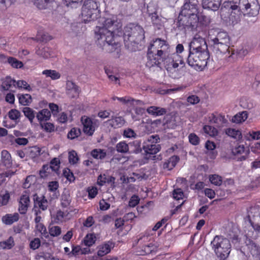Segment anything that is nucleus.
<instances>
[{"label":"nucleus","mask_w":260,"mask_h":260,"mask_svg":"<svg viewBox=\"0 0 260 260\" xmlns=\"http://www.w3.org/2000/svg\"><path fill=\"white\" fill-rule=\"evenodd\" d=\"M121 28L122 24L116 17L106 18L103 22L102 26H96L95 29L98 45L106 52H113L119 46V43L115 41V34Z\"/></svg>","instance_id":"obj_1"},{"label":"nucleus","mask_w":260,"mask_h":260,"mask_svg":"<svg viewBox=\"0 0 260 260\" xmlns=\"http://www.w3.org/2000/svg\"><path fill=\"white\" fill-rule=\"evenodd\" d=\"M170 46L167 42L159 38L153 40L148 48L146 67L160 68L162 62L168 57Z\"/></svg>","instance_id":"obj_2"},{"label":"nucleus","mask_w":260,"mask_h":260,"mask_svg":"<svg viewBox=\"0 0 260 260\" xmlns=\"http://www.w3.org/2000/svg\"><path fill=\"white\" fill-rule=\"evenodd\" d=\"M208 41L209 46L216 53H230V47L231 45L230 37L228 34L224 31L211 30L209 32Z\"/></svg>","instance_id":"obj_3"},{"label":"nucleus","mask_w":260,"mask_h":260,"mask_svg":"<svg viewBox=\"0 0 260 260\" xmlns=\"http://www.w3.org/2000/svg\"><path fill=\"white\" fill-rule=\"evenodd\" d=\"M145 32L139 25L129 24L124 27L123 39L125 46L132 51H136V45L145 38Z\"/></svg>","instance_id":"obj_4"},{"label":"nucleus","mask_w":260,"mask_h":260,"mask_svg":"<svg viewBox=\"0 0 260 260\" xmlns=\"http://www.w3.org/2000/svg\"><path fill=\"white\" fill-rule=\"evenodd\" d=\"M100 15L99 4L96 0H86L82 8L81 18L84 23L97 19Z\"/></svg>","instance_id":"obj_5"},{"label":"nucleus","mask_w":260,"mask_h":260,"mask_svg":"<svg viewBox=\"0 0 260 260\" xmlns=\"http://www.w3.org/2000/svg\"><path fill=\"white\" fill-rule=\"evenodd\" d=\"M211 244L216 255L221 259H225L230 253V241L222 236H216Z\"/></svg>","instance_id":"obj_6"},{"label":"nucleus","mask_w":260,"mask_h":260,"mask_svg":"<svg viewBox=\"0 0 260 260\" xmlns=\"http://www.w3.org/2000/svg\"><path fill=\"white\" fill-rule=\"evenodd\" d=\"M209 58L208 51H189L187 61L188 64L196 70H203L207 64Z\"/></svg>","instance_id":"obj_7"},{"label":"nucleus","mask_w":260,"mask_h":260,"mask_svg":"<svg viewBox=\"0 0 260 260\" xmlns=\"http://www.w3.org/2000/svg\"><path fill=\"white\" fill-rule=\"evenodd\" d=\"M201 17L205 18L206 17L203 15H198L197 13L183 15L182 16H179L176 25L180 29L187 28L193 30L197 27Z\"/></svg>","instance_id":"obj_8"},{"label":"nucleus","mask_w":260,"mask_h":260,"mask_svg":"<svg viewBox=\"0 0 260 260\" xmlns=\"http://www.w3.org/2000/svg\"><path fill=\"white\" fill-rule=\"evenodd\" d=\"M244 15L255 17L259 13L260 5L257 0H241Z\"/></svg>","instance_id":"obj_9"},{"label":"nucleus","mask_w":260,"mask_h":260,"mask_svg":"<svg viewBox=\"0 0 260 260\" xmlns=\"http://www.w3.org/2000/svg\"><path fill=\"white\" fill-rule=\"evenodd\" d=\"M165 62L166 70L170 72L176 71L179 67L182 68L185 66V63L182 57L177 53H173L170 56L167 57Z\"/></svg>","instance_id":"obj_10"},{"label":"nucleus","mask_w":260,"mask_h":260,"mask_svg":"<svg viewBox=\"0 0 260 260\" xmlns=\"http://www.w3.org/2000/svg\"><path fill=\"white\" fill-rule=\"evenodd\" d=\"M83 125V132L88 136H92L95 129L99 125V120L96 119H91L87 116H82L81 119Z\"/></svg>","instance_id":"obj_11"},{"label":"nucleus","mask_w":260,"mask_h":260,"mask_svg":"<svg viewBox=\"0 0 260 260\" xmlns=\"http://www.w3.org/2000/svg\"><path fill=\"white\" fill-rule=\"evenodd\" d=\"M189 51H208L205 39L198 35H196L189 43Z\"/></svg>","instance_id":"obj_12"},{"label":"nucleus","mask_w":260,"mask_h":260,"mask_svg":"<svg viewBox=\"0 0 260 260\" xmlns=\"http://www.w3.org/2000/svg\"><path fill=\"white\" fill-rule=\"evenodd\" d=\"M240 3L241 0H239L238 2L234 1H225L222 5L220 13H222L224 10H227L230 13L231 12L238 11V10L242 9ZM221 15L222 14H221Z\"/></svg>","instance_id":"obj_13"},{"label":"nucleus","mask_w":260,"mask_h":260,"mask_svg":"<svg viewBox=\"0 0 260 260\" xmlns=\"http://www.w3.org/2000/svg\"><path fill=\"white\" fill-rule=\"evenodd\" d=\"M198 13L197 4L190 0H185V3L182 7L179 16L188 15Z\"/></svg>","instance_id":"obj_14"},{"label":"nucleus","mask_w":260,"mask_h":260,"mask_svg":"<svg viewBox=\"0 0 260 260\" xmlns=\"http://www.w3.org/2000/svg\"><path fill=\"white\" fill-rule=\"evenodd\" d=\"M251 210V213H254V214L250 219V222L254 230L260 233V208L255 207Z\"/></svg>","instance_id":"obj_15"},{"label":"nucleus","mask_w":260,"mask_h":260,"mask_svg":"<svg viewBox=\"0 0 260 260\" xmlns=\"http://www.w3.org/2000/svg\"><path fill=\"white\" fill-rule=\"evenodd\" d=\"M30 203L29 198L27 194H23L20 197L19 202L18 211L21 214L26 213Z\"/></svg>","instance_id":"obj_16"},{"label":"nucleus","mask_w":260,"mask_h":260,"mask_svg":"<svg viewBox=\"0 0 260 260\" xmlns=\"http://www.w3.org/2000/svg\"><path fill=\"white\" fill-rule=\"evenodd\" d=\"M107 122L111 127L117 128L123 126L125 121L121 116H112L111 119L108 120Z\"/></svg>","instance_id":"obj_17"},{"label":"nucleus","mask_w":260,"mask_h":260,"mask_svg":"<svg viewBox=\"0 0 260 260\" xmlns=\"http://www.w3.org/2000/svg\"><path fill=\"white\" fill-rule=\"evenodd\" d=\"M221 3V0H203L202 6L204 9L216 11L219 9Z\"/></svg>","instance_id":"obj_18"},{"label":"nucleus","mask_w":260,"mask_h":260,"mask_svg":"<svg viewBox=\"0 0 260 260\" xmlns=\"http://www.w3.org/2000/svg\"><path fill=\"white\" fill-rule=\"evenodd\" d=\"M209 120L211 123H215L217 126H223L227 122L224 116L220 114H211L209 116Z\"/></svg>","instance_id":"obj_19"},{"label":"nucleus","mask_w":260,"mask_h":260,"mask_svg":"<svg viewBox=\"0 0 260 260\" xmlns=\"http://www.w3.org/2000/svg\"><path fill=\"white\" fill-rule=\"evenodd\" d=\"M146 111L149 114L154 117L162 116L167 112L166 108L154 106L148 107Z\"/></svg>","instance_id":"obj_20"},{"label":"nucleus","mask_w":260,"mask_h":260,"mask_svg":"<svg viewBox=\"0 0 260 260\" xmlns=\"http://www.w3.org/2000/svg\"><path fill=\"white\" fill-rule=\"evenodd\" d=\"M232 153L234 155H240L244 153L245 155L240 157L239 160L242 161L245 160L248 156V154L249 153V150H245L244 146L243 145H239L236 146L232 149Z\"/></svg>","instance_id":"obj_21"},{"label":"nucleus","mask_w":260,"mask_h":260,"mask_svg":"<svg viewBox=\"0 0 260 260\" xmlns=\"http://www.w3.org/2000/svg\"><path fill=\"white\" fill-rule=\"evenodd\" d=\"M19 219V215L18 213L14 214H7L2 218V222L6 225H11L14 222L17 221Z\"/></svg>","instance_id":"obj_22"},{"label":"nucleus","mask_w":260,"mask_h":260,"mask_svg":"<svg viewBox=\"0 0 260 260\" xmlns=\"http://www.w3.org/2000/svg\"><path fill=\"white\" fill-rule=\"evenodd\" d=\"M248 249L253 256H257L260 253V247L251 240L248 239L246 241Z\"/></svg>","instance_id":"obj_23"},{"label":"nucleus","mask_w":260,"mask_h":260,"mask_svg":"<svg viewBox=\"0 0 260 260\" xmlns=\"http://www.w3.org/2000/svg\"><path fill=\"white\" fill-rule=\"evenodd\" d=\"M35 205H38L40 209L44 211L47 209L48 202L44 196L39 197L37 194L34 196V198Z\"/></svg>","instance_id":"obj_24"},{"label":"nucleus","mask_w":260,"mask_h":260,"mask_svg":"<svg viewBox=\"0 0 260 260\" xmlns=\"http://www.w3.org/2000/svg\"><path fill=\"white\" fill-rule=\"evenodd\" d=\"M143 148L147 154H155L160 151L161 147L159 144H148Z\"/></svg>","instance_id":"obj_25"},{"label":"nucleus","mask_w":260,"mask_h":260,"mask_svg":"<svg viewBox=\"0 0 260 260\" xmlns=\"http://www.w3.org/2000/svg\"><path fill=\"white\" fill-rule=\"evenodd\" d=\"M243 11L242 9L238 10V11L231 12L229 18V21L233 24H236L238 23L241 19Z\"/></svg>","instance_id":"obj_26"},{"label":"nucleus","mask_w":260,"mask_h":260,"mask_svg":"<svg viewBox=\"0 0 260 260\" xmlns=\"http://www.w3.org/2000/svg\"><path fill=\"white\" fill-rule=\"evenodd\" d=\"M179 160V157L177 156L174 155L164 163L163 168L171 170L175 167Z\"/></svg>","instance_id":"obj_27"},{"label":"nucleus","mask_w":260,"mask_h":260,"mask_svg":"<svg viewBox=\"0 0 260 260\" xmlns=\"http://www.w3.org/2000/svg\"><path fill=\"white\" fill-rule=\"evenodd\" d=\"M2 161L4 165L7 167H10L12 165L11 156L9 152L6 150H3L1 152Z\"/></svg>","instance_id":"obj_28"},{"label":"nucleus","mask_w":260,"mask_h":260,"mask_svg":"<svg viewBox=\"0 0 260 260\" xmlns=\"http://www.w3.org/2000/svg\"><path fill=\"white\" fill-rule=\"evenodd\" d=\"M19 103L23 106H28L32 102V98L29 94H18Z\"/></svg>","instance_id":"obj_29"},{"label":"nucleus","mask_w":260,"mask_h":260,"mask_svg":"<svg viewBox=\"0 0 260 260\" xmlns=\"http://www.w3.org/2000/svg\"><path fill=\"white\" fill-rule=\"evenodd\" d=\"M51 116L50 111L48 109H43L37 114V118L40 122L49 120Z\"/></svg>","instance_id":"obj_30"},{"label":"nucleus","mask_w":260,"mask_h":260,"mask_svg":"<svg viewBox=\"0 0 260 260\" xmlns=\"http://www.w3.org/2000/svg\"><path fill=\"white\" fill-rule=\"evenodd\" d=\"M16 87V81L10 77H7L3 81L2 87L4 90H8L12 87Z\"/></svg>","instance_id":"obj_31"},{"label":"nucleus","mask_w":260,"mask_h":260,"mask_svg":"<svg viewBox=\"0 0 260 260\" xmlns=\"http://www.w3.org/2000/svg\"><path fill=\"white\" fill-rule=\"evenodd\" d=\"M112 246L111 242H108L102 245L98 251V255L99 256H103L107 253H109L111 251Z\"/></svg>","instance_id":"obj_32"},{"label":"nucleus","mask_w":260,"mask_h":260,"mask_svg":"<svg viewBox=\"0 0 260 260\" xmlns=\"http://www.w3.org/2000/svg\"><path fill=\"white\" fill-rule=\"evenodd\" d=\"M248 114L247 112L243 111L237 114L232 118V122L236 123H241L247 119Z\"/></svg>","instance_id":"obj_33"},{"label":"nucleus","mask_w":260,"mask_h":260,"mask_svg":"<svg viewBox=\"0 0 260 260\" xmlns=\"http://www.w3.org/2000/svg\"><path fill=\"white\" fill-rule=\"evenodd\" d=\"M14 246V241L12 237H10L6 241L0 242V248L10 249Z\"/></svg>","instance_id":"obj_34"},{"label":"nucleus","mask_w":260,"mask_h":260,"mask_svg":"<svg viewBox=\"0 0 260 260\" xmlns=\"http://www.w3.org/2000/svg\"><path fill=\"white\" fill-rule=\"evenodd\" d=\"M42 74L47 77H50L52 80H56L60 77V74L55 70H45L43 71Z\"/></svg>","instance_id":"obj_35"},{"label":"nucleus","mask_w":260,"mask_h":260,"mask_svg":"<svg viewBox=\"0 0 260 260\" xmlns=\"http://www.w3.org/2000/svg\"><path fill=\"white\" fill-rule=\"evenodd\" d=\"M141 141L136 140L133 142L129 143L130 148L132 149L131 152L135 153H138L141 152L142 148L141 147Z\"/></svg>","instance_id":"obj_36"},{"label":"nucleus","mask_w":260,"mask_h":260,"mask_svg":"<svg viewBox=\"0 0 260 260\" xmlns=\"http://www.w3.org/2000/svg\"><path fill=\"white\" fill-rule=\"evenodd\" d=\"M7 62L14 68H21L23 66L22 61L13 57H8Z\"/></svg>","instance_id":"obj_37"},{"label":"nucleus","mask_w":260,"mask_h":260,"mask_svg":"<svg viewBox=\"0 0 260 260\" xmlns=\"http://www.w3.org/2000/svg\"><path fill=\"white\" fill-rule=\"evenodd\" d=\"M71 199L69 193L64 192L61 196V205L63 208H67L70 205Z\"/></svg>","instance_id":"obj_38"},{"label":"nucleus","mask_w":260,"mask_h":260,"mask_svg":"<svg viewBox=\"0 0 260 260\" xmlns=\"http://www.w3.org/2000/svg\"><path fill=\"white\" fill-rule=\"evenodd\" d=\"M95 239L96 237L94 234H89L84 238L83 242L86 246L90 247L94 244Z\"/></svg>","instance_id":"obj_39"},{"label":"nucleus","mask_w":260,"mask_h":260,"mask_svg":"<svg viewBox=\"0 0 260 260\" xmlns=\"http://www.w3.org/2000/svg\"><path fill=\"white\" fill-rule=\"evenodd\" d=\"M116 148L118 152L125 153L128 151L129 146L125 142H120L117 144Z\"/></svg>","instance_id":"obj_40"},{"label":"nucleus","mask_w":260,"mask_h":260,"mask_svg":"<svg viewBox=\"0 0 260 260\" xmlns=\"http://www.w3.org/2000/svg\"><path fill=\"white\" fill-rule=\"evenodd\" d=\"M91 155L96 159H103L106 155V152L102 149H95L91 152Z\"/></svg>","instance_id":"obj_41"},{"label":"nucleus","mask_w":260,"mask_h":260,"mask_svg":"<svg viewBox=\"0 0 260 260\" xmlns=\"http://www.w3.org/2000/svg\"><path fill=\"white\" fill-rule=\"evenodd\" d=\"M225 132L227 135L234 138H239L241 135L240 131L231 128L226 129Z\"/></svg>","instance_id":"obj_42"},{"label":"nucleus","mask_w":260,"mask_h":260,"mask_svg":"<svg viewBox=\"0 0 260 260\" xmlns=\"http://www.w3.org/2000/svg\"><path fill=\"white\" fill-rule=\"evenodd\" d=\"M23 112L30 121L32 122L35 117L34 111L29 107H25L23 108Z\"/></svg>","instance_id":"obj_43"},{"label":"nucleus","mask_w":260,"mask_h":260,"mask_svg":"<svg viewBox=\"0 0 260 260\" xmlns=\"http://www.w3.org/2000/svg\"><path fill=\"white\" fill-rule=\"evenodd\" d=\"M211 183L217 186H220L222 182L221 177L218 175H211L209 176Z\"/></svg>","instance_id":"obj_44"},{"label":"nucleus","mask_w":260,"mask_h":260,"mask_svg":"<svg viewBox=\"0 0 260 260\" xmlns=\"http://www.w3.org/2000/svg\"><path fill=\"white\" fill-rule=\"evenodd\" d=\"M203 130L205 133L211 136H215L218 134L217 129L210 125H205Z\"/></svg>","instance_id":"obj_45"},{"label":"nucleus","mask_w":260,"mask_h":260,"mask_svg":"<svg viewBox=\"0 0 260 260\" xmlns=\"http://www.w3.org/2000/svg\"><path fill=\"white\" fill-rule=\"evenodd\" d=\"M10 199V195L8 191L3 195H0V207L7 205Z\"/></svg>","instance_id":"obj_46"},{"label":"nucleus","mask_w":260,"mask_h":260,"mask_svg":"<svg viewBox=\"0 0 260 260\" xmlns=\"http://www.w3.org/2000/svg\"><path fill=\"white\" fill-rule=\"evenodd\" d=\"M34 4L40 9H45L47 5L53 0H33Z\"/></svg>","instance_id":"obj_47"},{"label":"nucleus","mask_w":260,"mask_h":260,"mask_svg":"<svg viewBox=\"0 0 260 260\" xmlns=\"http://www.w3.org/2000/svg\"><path fill=\"white\" fill-rule=\"evenodd\" d=\"M16 86L18 88H23L28 91L31 90V88L29 84L24 80H18L16 81Z\"/></svg>","instance_id":"obj_48"},{"label":"nucleus","mask_w":260,"mask_h":260,"mask_svg":"<svg viewBox=\"0 0 260 260\" xmlns=\"http://www.w3.org/2000/svg\"><path fill=\"white\" fill-rule=\"evenodd\" d=\"M49 166H50V170L55 172H57L59 168V160L56 158H53L51 161Z\"/></svg>","instance_id":"obj_49"},{"label":"nucleus","mask_w":260,"mask_h":260,"mask_svg":"<svg viewBox=\"0 0 260 260\" xmlns=\"http://www.w3.org/2000/svg\"><path fill=\"white\" fill-rule=\"evenodd\" d=\"M67 7L71 8H77L80 6L83 0H64Z\"/></svg>","instance_id":"obj_50"},{"label":"nucleus","mask_w":260,"mask_h":260,"mask_svg":"<svg viewBox=\"0 0 260 260\" xmlns=\"http://www.w3.org/2000/svg\"><path fill=\"white\" fill-rule=\"evenodd\" d=\"M189 142L193 145H197L199 144L200 140L199 137L194 133H191L188 136Z\"/></svg>","instance_id":"obj_51"},{"label":"nucleus","mask_w":260,"mask_h":260,"mask_svg":"<svg viewBox=\"0 0 260 260\" xmlns=\"http://www.w3.org/2000/svg\"><path fill=\"white\" fill-rule=\"evenodd\" d=\"M123 136L127 138H135L137 136L136 133L130 128H127L123 131Z\"/></svg>","instance_id":"obj_52"},{"label":"nucleus","mask_w":260,"mask_h":260,"mask_svg":"<svg viewBox=\"0 0 260 260\" xmlns=\"http://www.w3.org/2000/svg\"><path fill=\"white\" fill-rule=\"evenodd\" d=\"M81 133L80 129L77 128H73L68 134V137L71 139H74L78 137Z\"/></svg>","instance_id":"obj_53"},{"label":"nucleus","mask_w":260,"mask_h":260,"mask_svg":"<svg viewBox=\"0 0 260 260\" xmlns=\"http://www.w3.org/2000/svg\"><path fill=\"white\" fill-rule=\"evenodd\" d=\"M41 126L46 132L51 133L54 131V125L50 122L41 123Z\"/></svg>","instance_id":"obj_54"},{"label":"nucleus","mask_w":260,"mask_h":260,"mask_svg":"<svg viewBox=\"0 0 260 260\" xmlns=\"http://www.w3.org/2000/svg\"><path fill=\"white\" fill-rule=\"evenodd\" d=\"M114 178H113V177H110V179L109 180L108 179H107L105 175H100V176H99V177L98 178V184L99 185L102 186L106 182H108L109 181L112 182V181H114Z\"/></svg>","instance_id":"obj_55"},{"label":"nucleus","mask_w":260,"mask_h":260,"mask_svg":"<svg viewBox=\"0 0 260 260\" xmlns=\"http://www.w3.org/2000/svg\"><path fill=\"white\" fill-rule=\"evenodd\" d=\"M78 159L76 151L73 150L69 153V161L70 163L75 164L77 162Z\"/></svg>","instance_id":"obj_56"},{"label":"nucleus","mask_w":260,"mask_h":260,"mask_svg":"<svg viewBox=\"0 0 260 260\" xmlns=\"http://www.w3.org/2000/svg\"><path fill=\"white\" fill-rule=\"evenodd\" d=\"M49 233L51 236L57 237L61 234V229L58 226H53L50 228Z\"/></svg>","instance_id":"obj_57"},{"label":"nucleus","mask_w":260,"mask_h":260,"mask_svg":"<svg viewBox=\"0 0 260 260\" xmlns=\"http://www.w3.org/2000/svg\"><path fill=\"white\" fill-rule=\"evenodd\" d=\"M184 196V193L180 188H177L174 190L173 192V197L174 199L179 200L182 199Z\"/></svg>","instance_id":"obj_58"},{"label":"nucleus","mask_w":260,"mask_h":260,"mask_svg":"<svg viewBox=\"0 0 260 260\" xmlns=\"http://www.w3.org/2000/svg\"><path fill=\"white\" fill-rule=\"evenodd\" d=\"M20 116V112L16 109H12L9 112V117L12 120H16Z\"/></svg>","instance_id":"obj_59"},{"label":"nucleus","mask_w":260,"mask_h":260,"mask_svg":"<svg viewBox=\"0 0 260 260\" xmlns=\"http://www.w3.org/2000/svg\"><path fill=\"white\" fill-rule=\"evenodd\" d=\"M64 176L70 181L73 182L75 180V177L73 173L71 172L70 170L65 169L63 172Z\"/></svg>","instance_id":"obj_60"},{"label":"nucleus","mask_w":260,"mask_h":260,"mask_svg":"<svg viewBox=\"0 0 260 260\" xmlns=\"http://www.w3.org/2000/svg\"><path fill=\"white\" fill-rule=\"evenodd\" d=\"M59 187L58 182L56 181H51L48 183V188L50 191H55Z\"/></svg>","instance_id":"obj_61"},{"label":"nucleus","mask_w":260,"mask_h":260,"mask_svg":"<svg viewBox=\"0 0 260 260\" xmlns=\"http://www.w3.org/2000/svg\"><path fill=\"white\" fill-rule=\"evenodd\" d=\"M151 20L153 24L159 25L161 23V19L156 12L151 14Z\"/></svg>","instance_id":"obj_62"},{"label":"nucleus","mask_w":260,"mask_h":260,"mask_svg":"<svg viewBox=\"0 0 260 260\" xmlns=\"http://www.w3.org/2000/svg\"><path fill=\"white\" fill-rule=\"evenodd\" d=\"M41 245V241L40 239L38 238H35L33 240H32L29 244V246L30 248L33 250H35L38 249Z\"/></svg>","instance_id":"obj_63"},{"label":"nucleus","mask_w":260,"mask_h":260,"mask_svg":"<svg viewBox=\"0 0 260 260\" xmlns=\"http://www.w3.org/2000/svg\"><path fill=\"white\" fill-rule=\"evenodd\" d=\"M144 254H149L154 250V247L153 244L150 243L148 245H145L142 247Z\"/></svg>","instance_id":"obj_64"}]
</instances>
